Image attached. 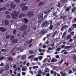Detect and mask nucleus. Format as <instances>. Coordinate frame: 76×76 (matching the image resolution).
Masks as SVG:
<instances>
[{
	"label": "nucleus",
	"instance_id": "1",
	"mask_svg": "<svg viewBox=\"0 0 76 76\" xmlns=\"http://www.w3.org/2000/svg\"><path fill=\"white\" fill-rule=\"evenodd\" d=\"M43 15L42 13H39L38 15V19L39 20V19H42V20L44 21L45 19L47 18V15H45L44 17H43Z\"/></svg>",
	"mask_w": 76,
	"mask_h": 76
},
{
	"label": "nucleus",
	"instance_id": "2",
	"mask_svg": "<svg viewBox=\"0 0 76 76\" xmlns=\"http://www.w3.org/2000/svg\"><path fill=\"white\" fill-rule=\"evenodd\" d=\"M21 50V48L19 47L17 48L16 46H15L14 48H13L11 51V53H15L16 51H19L20 50Z\"/></svg>",
	"mask_w": 76,
	"mask_h": 76
},
{
	"label": "nucleus",
	"instance_id": "3",
	"mask_svg": "<svg viewBox=\"0 0 76 76\" xmlns=\"http://www.w3.org/2000/svg\"><path fill=\"white\" fill-rule=\"evenodd\" d=\"M18 15H19L18 12H16V11H14L12 13L11 15L12 19H16V17Z\"/></svg>",
	"mask_w": 76,
	"mask_h": 76
},
{
	"label": "nucleus",
	"instance_id": "4",
	"mask_svg": "<svg viewBox=\"0 0 76 76\" xmlns=\"http://www.w3.org/2000/svg\"><path fill=\"white\" fill-rule=\"evenodd\" d=\"M27 27H28V26H27V25H23L20 27V31H25V30L27 29Z\"/></svg>",
	"mask_w": 76,
	"mask_h": 76
},
{
	"label": "nucleus",
	"instance_id": "5",
	"mask_svg": "<svg viewBox=\"0 0 76 76\" xmlns=\"http://www.w3.org/2000/svg\"><path fill=\"white\" fill-rule=\"evenodd\" d=\"M26 15L28 17H32L34 16V12L33 11H29L26 14Z\"/></svg>",
	"mask_w": 76,
	"mask_h": 76
},
{
	"label": "nucleus",
	"instance_id": "6",
	"mask_svg": "<svg viewBox=\"0 0 76 76\" xmlns=\"http://www.w3.org/2000/svg\"><path fill=\"white\" fill-rule=\"evenodd\" d=\"M10 6L12 7V9H15V8L16 7V5L15 4H14V2H12L11 3Z\"/></svg>",
	"mask_w": 76,
	"mask_h": 76
},
{
	"label": "nucleus",
	"instance_id": "7",
	"mask_svg": "<svg viewBox=\"0 0 76 76\" xmlns=\"http://www.w3.org/2000/svg\"><path fill=\"white\" fill-rule=\"evenodd\" d=\"M68 28V25H64L62 27V28L61 29V31H64V29H66Z\"/></svg>",
	"mask_w": 76,
	"mask_h": 76
},
{
	"label": "nucleus",
	"instance_id": "8",
	"mask_svg": "<svg viewBox=\"0 0 76 76\" xmlns=\"http://www.w3.org/2000/svg\"><path fill=\"white\" fill-rule=\"evenodd\" d=\"M48 61V59L47 58H45L44 59V61H42V63H44V64L47 66L48 65V63H46V62Z\"/></svg>",
	"mask_w": 76,
	"mask_h": 76
},
{
	"label": "nucleus",
	"instance_id": "9",
	"mask_svg": "<svg viewBox=\"0 0 76 76\" xmlns=\"http://www.w3.org/2000/svg\"><path fill=\"white\" fill-rule=\"evenodd\" d=\"M48 24V21H45L42 24L43 27H46V25Z\"/></svg>",
	"mask_w": 76,
	"mask_h": 76
},
{
	"label": "nucleus",
	"instance_id": "10",
	"mask_svg": "<svg viewBox=\"0 0 76 76\" xmlns=\"http://www.w3.org/2000/svg\"><path fill=\"white\" fill-rule=\"evenodd\" d=\"M28 9V7L25 6L24 7H23L22 8L23 11H26V10H27Z\"/></svg>",
	"mask_w": 76,
	"mask_h": 76
},
{
	"label": "nucleus",
	"instance_id": "11",
	"mask_svg": "<svg viewBox=\"0 0 76 76\" xmlns=\"http://www.w3.org/2000/svg\"><path fill=\"white\" fill-rule=\"evenodd\" d=\"M0 30L1 32H5L6 31V29L4 28L3 27H0Z\"/></svg>",
	"mask_w": 76,
	"mask_h": 76
},
{
	"label": "nucleus",
	"instance_id": "12",
	"mask_svg": "<svg viewBox=\"0 0 76 76\" xmlns=\"http://www.w3.org/2000/svg\"><path fill=\"white\" fill-rule=\"evenodd\" d=\"M47 31H44V30H42L40 31V32H39V34H42V35H44L45 33H47Z\"/></svg>",
	"mask_w": 76,
	"mask_h": 76
},
{
	"label": "nucleus",
	"instance_id": "13",
	"mask_svg": "<svg viewBox=\"0 0 76 76\" xmlns=\"http://www.w3.org/2000/svg\"><path fill=\"white\" fill-rule=\"evenodd\" d=\"M18 40L17 39H14L12 41V42L13 44H16V43L18 42Z\"/></svg>",
	"mask_w": 76,
	"mask_h": 76
},
{
	"label": "nucleus",
	"instance_id": "14",
	"mask_svg": "<svg viewBox=\"0 0 76 76\" xmlns=\"http://www.w3.org/2000/svg\"><path fill=\"white\" fill-rule=\"evenodd\" d=\"M9 65L7 64L5 66V70L6 71L8 70V69H9Z\"/></svg>",
	"mask_w": 76,
	"mask_h": 76
},
{
	"label": "nucleus",
	"instance_id": "15",
	"mask_svg": "<svg viewBox=\"0 0 76 76\" xmlns=\"http://www.w3.org/2000/svg\"><path fill=\"white\" fill-rule=\"evenodd\" d=\"M71 38H72V36L70 34L68 35L66 37V39H71Z\"/></svg>",
	"mask_w": 76,
	"mask_h": 76
},
{
	"label": "nucleus",
	"instance_id": "16",
	"mask_svg": "<svg viewBox=\"0 0 76 76\" xmlns=\"http://www.w3.org/2000/svg\"><path fill=\"white\" fill-rule=\"evenodd\" d=\"M64 51H65L64 52ZM64 53V54H65L66 55V54H67L68 53V52H67L66 51V50H62L61 53Z\"/></svg>",
	"mask_w": 76,
	"mask_h": 76
},
{
	"label": "nucleus",
	"instance_id": "17",
	"mask_svg": "<svg viewBox=\"0 0 76 76\" xmlns=\"http://www.w3.org/2000/svg\"><path fill=\"white\" fill-rule=\"evenodd\" d=\"M23 21L25 23H26L28 22V20L27 18H24L23 19Z\"/></svg>",
	"mask_w": 76,
	"mask_h": 76
},
{
	"label": "nucleus",
	"instance_id": "18",
	"mask_svg": "<svg viewBox=\"0 0 76 76\" xmlns=\"http://www.w3.org/2000/svg\"><path fill=\"white\" fill-rule=\"evenodd\" d=\"M26 55H23L21 56V59L23 60H25L26 59Z\"/></svg>",
	"mask_w": 76,
	"mask_h": 76
},
{
	"label": "nucleus",
	"instance_id": "19",
	"mask_svg": "<svg viewBox=\"0 0 76 76\" xmlns=\"http://www.w3.org/2000/svg\"><path fill=\"white\" fill-rule=\"evenodd\" d=\"M4 23H5V25H8L9 23V21L7 20H5L4 21Z\"/></svg>",
	"mask_w": 76,
	"mask_h": 76
},
{
	"label": "nucleus",
	"instance_id": "20",
	"mask_svg": "<svg viewBox=\"0 0 76 76\" xmlns=\"http://www.w3.org/2000/svg\"><path fill=\"white\" fill-rule=\"evenodd\" d=\"M57 61V60L56 59L53 58L51 60V61L53 62H56Z\"/></svg>",
	"mask_w": 76,
	"mask_h": 76
},
{
	"label": "nucleus",
	"instance_id": "21",
	"mask_svg": "<svg viewBox=\"0 0 76 76\" xmlns=\"http://www.w3.org/2000/svg\"><path fill=\"white\" fill-rule=\"evenodd\" d=\"M8 60L9 61H12L13 60V58L11 56H10L9 58H8Z\"/></svg>",
	"mask_w": 76,
	"mask_h": 76
},
{
	"label": "nucleus",
	"instance_id": "22",
	"mask_svg": "<svg viewBox=\"0 0 76 76\" xmlns=\"http://www.w3.org/2000/svg\"><path fill=\"white\" fill-rule=\"evenodd\" d=\"M44 2H40L38 4V6H42V4H44Z\"/></svg>",
	"mask_w": 76,
	"mask_h": 76
},
{
	"label": "nucleus",
	"instance_id": "23",
	"mask_svg": "<svg viewBox=\"0 0 76 76\" xmlns=\"http://www.w3.org/2000/svg\"><path fill=\"white\" fill-rule=\"evenodd\" d=\"M26 15L23 13L21 14L19 16V18H21V17H25Z\"/></svg>",
	"mask_w": 76,
	"mask_h": 76
},
{
	"label": "nucleus",
	"instance_id": "24",
	"mask_svg": "<svg viewBox=\"0 0 76 76\" xmlns=\"http://www.w3.org/2000/svg\"><path fill=\"white\" fill-rule=\"evenodd\" d=\"M57 31H56L53 34L52 37L53 38H54V37L56 36V34H57Z\"/></svg>",
	"mask_w": 76,
	"mask_h": 76
},
{
	"label": "nucleus",
	"instance_id": "25",
	"mask_svg": "<svg viewBox=\"0 0 76 76\" xmlns=\"http://www.w3.org/2000/svg\"><path fill=\"white\" fill-rule=\"evenodd\" d=\"M76 7H74L72 10V12H73V13L75 12V10H76Z\"/></svg>",
	"mask_w": 76,
	"mask_h": 76
},
{
	"label": "nucleus",
	"instance_id": "26",
	"mask_svg": "<svg viewBox=\"0 0 76 76\" xmlns=\"http://www.w3.org/2000/svg\"><path fill=\"white\" fill-rule=\"evenodd\" d=\"M71 28H76V24H72Z\"/></svg>",
	"mask_w": 76,
	"mask_h": 76
},
{
	"label": "nucleus",
	"instance_id": "27",
	"mask_svg": "<svg viewBox=\"0 0 76 76\" xmlns=\"http://www.w3.org/2000/svg\"><path fill=\"white\" fill-rule=\"evenodd\" d=\"M71 8H72L71 6L69 7L66 8V11H67V12H69V10L71 9Z\"/></svg>",
	"mask_w": 76,
	"mask_h": 76
},
{
	"label": "nucleus",
	"instance_id": "28",
	"mask_svg": "<svg viewBox=\"0 0 76 76\" xmlns=\"http://www.w3.org/2000/svg\"><path fill=\"white\" fill-rule=\"evenodd\" d=\"M66 34H67V31H66L63 34V35L62 36V38H64V37L65 36V35H66Z\"/></svg>",
	"mask_w": 76,
	"mask_h": 76
},
{
	"label": "nucleus",
	"instance_id": "29",
	"mask_svg": "<svg viewBox=\"0 0 76 76\" xmlns=\"http://www.w3.org/2000/svg\"><path fill=\"white\" fill-rule=\"evenodd\" d=\"M70 47H71V46H65L64 48V49L65 50H67L68 49L70 48Z\"/></svg>",
	"mask_w": 76,
	"mask_h": 76
},
{
	"label": "nucleus",
	"instance_id": "30",
	"mask_svg": "<svg viewBox=\"0 0 76 76\" xmlns=\"http://www.w3.org/2000/svg\"><path fill=\"white\" fill-rule=\"evenodd\" d=\"M26 4V3H22L20 5V7H21L22 6H25Z\"/></svg>",
	"mask_w": 76,
	"mask_h": 76
},
{
	"label": "nucleus",
	"instance_id": "31",
	"mask_svg": "<svg viewBox=\"0 0 76 76\" xmlns=\"http://www.w3.org/2000/svg\"><path fill=\"white\" fill-rule=\"evenodd\" d=\"M11 36L10 35H7L6 36V39H8L10 38Z\"/></svg>",
	"mask_w": 76,
	"mask_h": 76
},
{
	"label": "nucleus",
	"instance_id": "32",
	"mask_svg": "<svg viewBox=\"0 0 76 76\" xmlns=\"http://www.w3.org/2000/svg\"><path fill=\"white\" fill-rule=\"evenodd\" d=\"M28 44L29 42L28 41H26L24 43V45H26V46H27V45H28Z\"/></svg>",
	"mask_w": 76,
	"mask_h": 76
},
{
	"label": "nucleus",
	"instance_id": "33",
	"mask_svg": "<svg viewBox=\"0 0 76 76\" xmlns=\"http://www.w3.org/2000/svg\"><path fill=\"white\" fill-rule=\"evenodd\" d=\"M34 55H31V56H29L28 58V59H31V58H33L34 57Z\"/></svg>",
	"mask_w": 76,
	"mask_h": 76
},
{
	"label": "nucleus",
	"instance_id": "34",
	"mask_svg": "<svg viewBox=\"0 0 76 76\" xmlns=\"http://www.w3.org/2000/svg\"><path fill=\"white\" fill-rule=\"evenodd\" d=\"M5 9H6V7H4V8H0V12H1L2 10H5Z\"/></svg>",
	"mask_w": 76,
	"mask_h": 76
},
{
	"label": "nucleus",
	"instance_id": "35",
	"mask_svg": "<svg viewBox=\"0 0 76 76\" xmlns=\"http://www.w3.org/2000/svg\"><path fill=\"white\" fill-rule=\"evenodd\" d=\"M60 73L61 74L62 76H66V75L65 73H63L62 72H61Z\"/></svg>",
	"mask_w": 76,
	"mask_h": 76
},
{
	"label": "nucleus",
	"instance_id": "36",
	"mask_svg": "<svg viewBox=\"0 0 76 76\" xmlns=\"http://www.w3.org/2000/svg\"><path fill=\"white\" fill-rule=\"evenodd\" d=\"M73 30V29L72 28H69L68 31V32L70 33L71 31H72V30Z\"/></svg>",
	"mask_w": 76,
	"mask_h": 76
},
{
	"label": "nucleus",
	"instance_id": "37",
	"mask_svg": "<svg viewBox=\"0 0 76 76\" xmlns=\"http://www.w3.org/2000/svg\"><path fill=\"white\" fill-rule=\"evenodd\" d=\"M29 53L30 54H33V51L32 50H29Z\"/></svg>",
	"mask_w": 76,
	"mask_h": 76
},
{
	"label": "nucleus",
	"instance_id": "38",
	"mask_svg": "<svg viewBox=\"0 0 76 76\" xmlns=\"http://www.w3.org/2000/svg\"><path fill=\"white\" fill-rule=\"evenodd\" d=\"M70 34L71 35L73 36V35H74V34H75V32H74V31H71L70 32Z\"/></svg>",
	"mask_w": 76,
	"mask_h": 76
},
{
	"label": "nucleus",
	"instance_id": "39",
	"mask_svg": "<svg viewBox=\"0 0 76 76\" xmlns=\"http://www.w3.org/2000/svg\"><path fill=\"white\" fill-rule=\"evenodd\" d=\"M4 72V69H2L0 70V74H1V73H3V72Z\"/></svg>",
	"mask_w": 76,
	"mask_h": 76
},
{
	"label": "nucleus",
	"instance_id": "40",
	"mask_svg": "<svg viewBox=\"0 0 76 76\" xmlns=\"http://www.w3.org/2000/svg\"><path fill=\"white\" fill-rule=\"evenodd\" d=\"M14 1L17 3H19L20 2V0H14Z\"/></svg>",
	"mask_w": 76,
	"mask_h": 76
},
{
	"label": "nucleus",
	"instance_id": "41",
	"mask_svg": "<svg viewBox=\"0 0 76 76\" xmlns=\"http://www.w3.org/2000/svg\"><path fill=\"white\" fill-rule=\"evenodd\" d=\"M53 25H51L50 26V29L51 30L53 29Z\"/></svg>",
	"mask_w": 76,
	"mask_h": 76
},
{
	"label": "nucleus",
	"instance_id": "42",
	"mask_svg": "<svg viewBox=\"0 0 76 76\" xmlns=\"http://www.w3.org/2000/svg\"><path fill=\"white\" fill-rule=\"evenodd\" d=\"M42 22V20H39L38 21V23H39V24H41V23Z\"/></svg>",
	"mask_w": 76,
	"mask_h": 76
},
{
	"label": "nucleus",
	"instance_id": "43",
	"mask_svg": "<svg viewBox=\"0 0 76 76\" xmlns=\"http://www.w3.org/2000/svg\"><path fill=\"white\" fill-rule=\"evenodd\" d=\"M10 37L11 38L10 39L11 40H12V39H14V36H11Z\"/></svg>",
	"mask_w": 76,
	"mask_h": 76
},
{
	"label": "nucleus",
	"instance_id": "44",
	"mask_svg": "<svg viewBox=\"0 0 76 76\" xmlns=\"http://www.w3.org/2000/svg\"><path fill=\"white\" fill-rule=\"evenodd\" d=\"M32 41H33V39H30L29 41V44H31L32 42Z\"/></svg>",
	"mask_w": 76,
	"mask_h": 76
},
{
	"label": "nucleus",
	"instance_id": "45",
	"mask_svg": "<svg viewBox=\"0 0 76 76\" xmlns=\"http://www.w3.org/2000/svg\"><path fill=\"white\" fill-rule=\"evenodd\" d=\"M17 31L16 30H14L13 32V34H16V32Z\"/></svg>",
	"mask_w": 76,
	"mask_h": 76
},
{
	"label": "nucleus",
	"instance_id": "46",
	"mask_svg": "<svg viewBox=\"0 0 76 76\" xmlns=\"http://www.w3.org/2000/svg\"><path fill=\"white\" fill-rule=\"evenodd\" d=\"M73 59L75 60V61H76V56H73Z\"/></svg>",
	"mask_w": 76,
	"mask_h": 76
},
{
	"label": "nucleus",
	"instance_id": "47",
	"mask_svg": "<svg viewBox=\"0 0 76 76\" xmlns=\"http://www.w3.org/2000/svg\"><path fill=\"white\" fill-rule=\"evenodd\" d=\"M10 15H7V19H9V18H10Z\"/></svg>",
	"mask_w": 76,
	"mask_h": 76
},
{
	"label": "nucleus",
	"instance_id": "48",
	"mask_svg": "<svg viewBox=\"0 0 76 76\" xmlns=\"http://www.w3.org/2000/svg\"><path fill=\"white\" fill-rule=\"evenodd\" d=\"M5 14H10V12H8L7 11H6L5 12Z\"/></svg>",
	"mask_w": 76,
	"mask_h": 76
},
{
	"label": "nucleus",
	"instance_id": "49",
	"mask_svg": "<svg viewBox=\"0 0 76 76\" xmlns=\"http://www.w3.org/2000/svg\"><path fill=\"white\" fill-rule=\"evenodd\" d=\"M4 58V57H1L0 58V60L1 61Z\"/></svg>",
	"mask_w": 76,
	"mask_h": 76
},
{
	"label": "nucleus",
	"instance_id": "50",
	"mask_svg": "<svg viewBox=\"0 0 76 76\" xmlns=\"http://www.w3.org/2000/svg\"><path fill=\"white\" fill-rule=\"evenodd\" d=\"M56 51H60V48H59L56 49Z\"/></svg>",
	"mask_w": 76,
	"mask_h": 76
},
{
	"label": "nucleus",
	"instance_id": "51",
	"mask_svg": "<svg viewBox=\"0 0 76 76\" xmlns=\"http://www.w3.org/2000/svg\"><path fill=\"white\" fill-rule=\"evenodd\" d=\"M65 17H66V16L64 15V16H62L61 17V18L62 19H65Z\"/></svg>",
	"mask_w": 76,
	"mask_h": 76
},
{
	"label": "nucleus",
	"instance_id": "52",
	"mask_svg": "<svg viewBox=\"0 0 76 76\" xmlns=\"http://www.w3.org/2000/svg\"><path fill=\"white\" fill-rule=\"evenodd\" d=\"M39 59L40 60H42V56H40L39 57Z\"/></svg>",
	"mask_w": 76,
	"mask_h": 76
},
{
	"label": "nucleus",
	"instance_id": "53",
	"mask_svg": "<svg viewBox=\"0 0 76 76\" xmlns=\"http://www.w3.org/2000/svg\"><path fill=\"white\" fill-rule=\"evenodd\" d=\"M63 59H61L60 61L59 62V64H61L62 63H63Z\"/></svg>",
	"mask_w": 76,
	"mask_h": 76
},
{
	"label": "nucleus",
	"instance_id": "54",
	"mask_svg": "<svg viewBox=\"0 0 76 76\" xmlns=\"http://www.w3.org/2000/svg\"><path fill=\"white\" fill-rule=\"evenodd\" d=\"M16 67H17V66H16V64H15L13 66V68H14V69H15V68H16Z\"/></svg>",
	"mask_w": 76,
	"mask_h": 76
},
{
	"label": "nucleus",
	"instance_id": "55",
	"mask_svg": "<svg viewBox=\"0 0 76 76\" xmlns=\"http://www.w3.org/2000/svg\"><path fill=\"white\" fill-rule=\"evenodd\" d=\"M64 64H66V66H69V63L65 62Z\"/></svg>",
	"mask_w": 76,
	"mask_h": 76
},
{
	"label": "nucleus",
	"instance_id": "56",
	"mask_svg": "<svg viewBox=\"0 0 76 76\" xmlns=\"http://www.w3.org/2000/svg\"><path fill=\"white\" fill-rule=\"evenodd\" d=\"M47 70H48V68H46L45 69V70H44V71L45 72H48V71H47Z\"/></svg>",
	"mask_w": 76,
	"mask_h": 76
},
{
	"label": "nucleus",
	"instance_id": "57",
	"mask_svg": "<svg viewBox=\"0 0 76 76\" xmlns=\"http://www.w3.org/2000/svg\"><path fill=\"white\" fill-rule=\"evenodd\" d=\"M10 74H12V73H13V71H12V70H10Z\"/></svg>",
	"mask_w": 76,
	"mask_h": 76
},
{
	"label": "nucleus",
	"instance_id": "58",
	"mask_svg": "<svg viewBox=\"0 0 76 76\" xmlns=\"http://www.w3.org/2000/svg\"><path fill=\"white\" fill-rule=\"evenodd\" d=\"M22 71H25V68L22 67Z\"/></svg>",
	"mask_w": 76,
	"mask_h": 76
},
{
	"label": "nucleus",
	"instance_id": "59",
	"mask_svg": "<svg viewBox=\"0 0 76 76\" xmlns=\"http://www.w3.org/2000/svg\"><path fill=\"white\" fill-rule=\"evenodd\" d=\"M50 73L51 74H54V71L52 70L50 71Z\"/></svg>",
	"mask_w": 76,
	"mask_h": 76
},
{
	"label": "nucleus",
	"instance_id": "60",
	"mask_svg": "<svg viewBox=\"0 0 76 76\" xmlns=\"http://www.w3.org/2000/svg\"><path fill=\"white\" fill-rule=\"evenodd\" d=\"M37 68H38V66H34L33 67V69H37Z\"/></svg>",
	"mask_w": 76,
	"mask_h": 76
},
{
	"label": "nucleus",
	"instance_id": "61",
	"mask_svg": "<svg viewBox=\"0 0 76 76\" xmlns=\"http://www.w3.org/2000/svg\"><path fill=\"white\" fill-rule=\"evenodd\" d=\"M48 50H53V48H51L50 47H49L48 48Z\"/></svg>",
	"mask_w": 76,
	"mask_h": 76
},
{
	"label": "nucleus",
	"instance_id": "62",
	"mask_svg": "<svg viewBox=\"0 0 76 76\" xmlns=\"http://www.w3.org/2000/svg\"><path fill=\"white\" fill-rule=\"evenodd\" d=\"M6 51V49H2L1 50L2 52H4V51Z\"/></svg>",
	"mask_w": 76,
	"mask_h": 76
},
{
	"label": "nucleus",
	"instance_id": "63",
	"mask_svg": "<svg viewBox=\"0 0 76 76\" xmlns=\"http://www.w3.org/2000/svg\"><path fill=\"white\" fill-rule=\"evenodd\" d=\"M73 41V39H71L69 40V42H72Z\"/></svg>",
	"mask_w": 76,
	"mask_h": 76
},
{
	"label": "nucleus",
	"instance_id": "64",
	"mask_svg": "<svg viewBox=\"0 0 76 76\" xmlns=\"http://www.w3.org/2000/svg\"><path fill=\"white\" fill-rule=\"evenodd\" d=\"M36 76H41V74L38 73L36 75Z\"/></svg>",
	"mask_w": 76,
	"mask_h": 76
}]
</instances>
